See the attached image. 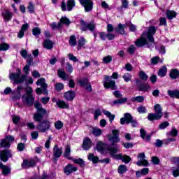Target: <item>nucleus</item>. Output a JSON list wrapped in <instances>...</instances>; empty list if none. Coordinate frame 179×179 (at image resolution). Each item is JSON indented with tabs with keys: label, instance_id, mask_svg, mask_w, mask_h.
Here are the masks:
<instances>
[{
	"label": "nucleus",
	"instance_id": "nucleus-1",
	"mask_svg": "<svg viewBox=\"0 0 179 179\" xmlns=\"http://www.w3.org/2000/svg\"><path fill=\"white\" fill-rule=\"evenodd\" d=\"M156 30H157V29L155 27H150L148 32H143L141 37L136 41L135 44L136 47L148 45V47L150 48V45L148 44V40L152 44L155 43V38H153V36L156 34Z\"/></svg>",
	"mask_w": 179,
	"mask_h": 179
},
{
	"label": "nucleus",
	"instance_id": "nucleus-2",
	"mask_svg": "<svg viewBox=\"0 0 179 179\" xmlns=\"http://www.w3.org/2000/svg\"><path fill=\"white\" fill-rule=\"evenodd\" d=\"M22 100L25 106H31L34 103V96H33V89L31 87L25 88V94L22 95Z\"/></svg>",
	"mask_w": 179,
	"mask_h": 179
},
{
	"label": "nucleus",
	"instance_id": "nucleus-3",
	"mask_svg": "<svg viewBox=\"0 0 179 179\" xmlns=\"http://www.w3.org/2000/svg\"><path fill=\"white\" fill-rule=\"evenodd\" d=\"M34 107L37 113L34 115V120L37 122H40L44 118V115L47 114V110L43 108V106L39 102H36Z\"/></svg>",
	"mask_w": 179,
	"mask_h": 179
},
{
	"label": "nucleus",
	"instance_id": "nucleus-4",
	"mask_svg": "<svg viewBox=\"0 0 179 179\" xmlns=\"http://www.w3.org/2000/svg\"><path fill=\"white\" fill-rule=\"evenodd\" d=\"M108 139L112 146H114L115 143H119L120 139V131L117 129L112 130V134L107 135Z\"/></svg>",
	"mask_w": 179,
	"mask_h": 179
},
{
	"label": "nucleus",
	"instance_id": "nucleus-5",
	"mask_svg": "<svg viewBox=\"0 0 179 179\" xmlns=\"http://www.w3.org/2000/svg\"><path fill=\"white\" fill-rule=\"evenodd\" d=\"M103 86L105 89H111V90H115L117 89V85H115V80H110V77L108 76H104Z\"/></svg>",
	"mask_w": 179,
	"mask_h": 179
},
{
	"label": "nucleus",
	"instance_id": "nucleus-6",
	"mask_svg": "<svg viewBox=\"0 0 179 179\" xmlns=\"http://www.w3.org/2000/svg\"><path fill=\"white\" fill-rule=\"evenodd\" d=\"M50 127H51V122L46 120H44L42 123L39 124L36 127V129L38 131V132L44 133V132H47V131L50 129Z\"/></svg>",
	"mask_w": 179,
	"mask_h": 179
},
{
	"label": "nucleus",
	"instance_id": "nucleus-7",
	"mask_svg": "<svg viewBox=\"0 0 179 179\" xmlns=\"http://www.w3.org/2000/svg\"><path fill=\"white\" fill-rule=\"evenodd\" d=\"M75 6V0H69L67 1V8H66V3L65 1H62L61 4V9L63 12H65L68 10L69 12H71L72 9H73Z\"/></svg>",
	"mask_w": 179,
	"mask_h": 179
},
{
	"label": "nucleus",
	"instance_id": "nucleus-8",
	"mask_svg": "<svg viewBox=\"0 0 179 179\" xmlns=\"http://www.w3.org/2000/svg\"><path fill=\"white\" fill-rule=\"evenodd\" d=\"M20 75H22V72L20 69H17V73H10V79L14 82V84L22 83L23 79L20 78Z\"/></svg>",
	"mask_w": 179,
	"mask_h": 179
},
{
	"label": "nucleus",
	"instance_id": "nucleus-9",
	"mask_svg": "<svg viewBox=\"0 0 179 179\" xmlns=\"http://www.w3.org/2000/svg\"><path fill=\"white\" fill-rule=\"evenodd\" d=\"M80 22L81 24L82 30H90V31H93L94 29H96V24H94V22L87 24L86 22H85V20H80Z\"/></svg>",
	"mask_w": 179,
	"mask_h": 179
},
{
	"label": "nucleus",
	"instance_id": "nucleus-10",
	"mask_svg": "<svg viewBox=\"0 0 179 179\" xmlns=\"http://www.w3.org/2000/svg\"><path fill=\"white\" fill-rule=\"evenodd\" d=\"M15 141V137L13 136H7L4 140H1L0 143L1 148H9L10 146V143Z\"/></svg>",
	"mask_w": 179,
	"mask_h": 179
},
{
	"label": "nucleus",
	"instance_id": "nucleus-11",
	"mask_svg": "<svg viewBox=\"0 0 179 179\" xmlns=\"http://www.w3.org/2000/svg\"><path fill=\"white\" fill-rule=\"evenodd\" d=\"M108 152L113 156L114 159L117 160H122V154H116L118 152V148L117 147H110L108 148Z\"/></svg>",
	"mask_w": 179,
	"mask_h": 179
},
{
	"label": "nucleus",
	"instance_id": "nucleus-12",
	"mask_svg": "<svg viewBox=\"0 0 179 179\" xmlns=\"http://www.w3.org/2000/svg\"><path fill=\"white\" fill-rule=\"evenodd\" d=\"M69 23H71L69 20L66 18V17H64L61 18L60 23L57 24V23L52 22V24H50V27H52V29H61V27H62V24H69Z\"/></svg>",
	"mask_w": 179,
	"mask_h": 179
},
{
	"label": "nucleus",
	"instance_id": "nucleus-13",
	"mask_svg": "<svg viewBox=\"0 0 179 179\" xmlns=\"http://www.w3.org/2000/svg\"><path fill=\"white\" fill-rule=\"evenodd\" d=\"M79 2L84 6L85 12H90L93 9V1L92 0H79Z\"/></svg>",
	"mask_w": 179,
	"mask_h": 179
},
{
	"label": "nucleus",
	"instance_id": "nucleus-14",
	"mask_svg": "<svg viewBox=\"0 0 179 179\" xmlns=\"http://www.w3.org/2000/svg\"><path fill=\"white\" fill-rule=\"evenodd\" d=\"M145 152L140 153L138 155V159L139 161L136 162L137 166H144L146 167V166H149V162L145 159Z\"/></svg>",
	"mask_w": 179,
	"mask_h": 179
},
{
	"label": "nucleus",
	"instance_id": "nucleus-15",
	"mask_svg": "<svg viewBox=\"0 0 179 179\" xmlns=\"http://www.w3.org/2000/svg\"><path fill=\"white\" fill-rule=\"evenodd\" d=\"M171 162L174 164H176L178 168L173 169V177H178L179 176V157H173L171 158Z\"/></svg>",
	"mask_w": 179,
	"mask_h": 179
},
{
	"label": "nucleus",
	"instance_id": "nucleus-16",
	"mask_svg": "<svg viewBox=\"0 0 179 179\" xmlns=\"http://www.w3.org/2000/svg\"><path fill=\"white\" fill-rule=\"evenodd\" d=\"M110 147H108L107 144H104L103 141H97L96 149L98 150V152H100V153H104L106 150L108 151V148Z\"/></svg>",
	"mask_w": 179,
	"mask_h": 179
},
{
	"label": "nucleus",
	"instance_id": "nucleus-17",
	"mask_svg": "<svg viewBox=\"0 0 179 179\" xmlns=\"http://www.w3.org/2000/svg\"><path fill=\"white\" fill-rule=\"evenodd\" d=\"M140 80L138 79L136 80V83L137 85V89L140 92H149L151 89L149 84H140L138 85Z\"/></svg>",
	"mask_w": 179,
	"mask_h": 179
},
{
	"label": "nucleus",
	"instance_id": "nucleus-18",
	"mask_svg": "<svg viewBox=\"0 0 179 179\" xmlns=\"http://www.w3.org/2000/svg\"><path fill=\"white\" fill-rule=\"evenodd\" d=\"M37 86H41L43 89H45L44 91L42 92L43 94H48V91L47 90V87L48 86L47 83H45V79L41 78L38 79L36 82Z\"/></svg>",
	"mask_w": 179,
	"mask_h": 179
},
{
	"label": "nucleus",
	"instance_id": "nucleus-19",
	"mask_svg": "<svg viewBox=\"0 0 179 179\" xmlns=\"http://www.w3.org/2000/svg\"><path fill=\"white\" fill-rule=\"evenodd\" d=\"M23 90V87L22 86H18L16 89L15 92H13V100H20V97H22V91Z\"/></svg>",
	"mask_w": 179,
	"mask_h": 179
},
{
	"label": "nucleus",
	"instance_id": "nucleus-20",
	"mask_svg": "<svg viewBox=\"0 0 179 179\" xmlns=\"http://www.w3.org/2000/svg\"><path fill=\"white\" fill-rule=\"evenodd\" d=\"M134 120L132 115L129 113H125L124 117L120 119V124L124 125V124H131V122Z\"/></svg>",
	"mask_w": 179,
	"mask_h": 179
},
{
	"label": "nucleus",
	"instance_id": "nucleus-21",
	"mask_svg": "<svg viewBox=\"0 0 179 179\" xmlns=\"http://www.w3.org/2000/svg\"><path fill=\"white\" fill-rule=\"evenodd\" d=\"M10 157H12L10 150L1 151L0 152V159L2 162H8Z\"/></svg>",
	"mask_w": 179,
	"mask_h": 179
},
{
	"label": "nucleus",
	"instance_id": "nucleus-22",
	"mask_svg": "<svg viewBox=\"0 0 179 179\" xmlns=\"http://www.w3.org/2000/svg\"><path fill=\"white\" fill-rule=\"evenodd\" d=\"M91 132L94 136H101L103 135V129L97 127H91Z\"/></svg>",
	"mask_w": 179,
	"mask_h": 179
},
{
	"label": "nucleus",
	"instance_id": "nucleus-23",
	"mask_svg": "<svg viewBox=\"0 0 179 179\" xmlns=\"http://www.w3.org/2000/svg\"><path fill=\"white\" fill-rule=\"evenodd\" d=\"M28 58H29V59H27L28 64H27L23 69L24 73H29V71H30V66L31 65V62H33V56H31V55H28Z\"/></svg>",
	"mask_w": 179,
	"mask_h": 179
},
{
	"label": "nucleus",
	"instance_id": "nucleus-24",
	"mask_svg": "<svg viewBox=\"0 0 179 179\" xmlns=\"http://www.w3.org/2000/svg\"><path fill=\"white\" fill-rule=\"evenodd\" d=\"M61 155H62V148H58V145H55L53 148V156L55 159H59L61 157Z\"/></svg>",
	"mask_w": 179,
	"mask_h": 179
},
{
	"label": "nucleus",
	"instance_id": "nucleus-25",
	"mask_svg": "<svg viewBox=\"0 0 179 179\" xmlns=\"http://www.w3.org/2000/svg\"><path fill=\"white\" fill-rule=\"evenodd\" d=\"M83 148L84 150H89L92 148V140L90 138H85L84 139Z\"/></svg>",
	"mask_w": 179,
	"mask_h": 179
},
{
	"label": "nucleus",
	"instance_id": "nucleus-26",
	"mask_svg": "<svg viewBox=\"0 0 179 179\" xmlns=\"http://www.w3.org/2000/svg\"><path fill=\"white\" fill-rule=\"evenodd\" d=\"M76 94L73 91H68L64 93V99L68 101H72L76 97Z\"/></svg>",
	"mask_w": 179,
	"mask_h": 179
},
{
	"label": "nucleus",
	"instance_id": "nucleus-27",
	"mask_svg": "<svg viewBox=\"0 0 179 179\" xmlns=\"http://www.w3.org/2000/svg\"><path fill=\"white\" fill-rule=\"evenodd\" d=\"M78 169L76 167H73L71 164H69L64 168V173L67 176H69L71 173H73V171H76Z\"/></svg>",
	"mask_w": 179,
	"mask_h": 179
},
{
	"label": "nucleus",
	"instance_id": "nucleus-28",
	"mask_svg": "<svg viewBox=\"0 0 179 179\" xmlns=\"http://www.w3.org/2000/svg\"><path fill=\"white\" fill-rule=\"evenodd\" d=\"M34 166H36V162H34V160L33 159H31L29 161L24 160L22 164V166L24 169H26L27 167H33Z\"/></svg>",
	"mask_w": 179,
	"mask_h": 179
},
{
	"label": "nucleus",
	"instance_id": "nucleus-29",
	"mask_svg": "<svg viewBox=\"0 0 179 179\" xmlns=\"http://www.w3.org/2000/svg\"><path fill=\"white\" fill-rule=\"evenodd\" d=\"M102 113L108 118L110 122H113L114 121L115 115H113L110 111L103 109Z\"/></svg>",
	"mask_w": 179,
	"mask_h": 179
},
{
	"label": "nucleus",
	"instance_id": "nucleus-30",
	"mask_svg": "<svg viewBox=\"0 0 179 179\" xmlns=\"http://www.w3.org/2000/svg\"><path fill=\"white\" fill-rule=\"evenodd\" d=\"M64 156V157H66V159H69V160L73 159V158L71 157V146H69V145L65 146Z\"/></svg>",
	"mask_w": 179,
	"mask_h": 179
},
{
	"label": "nucleus",
	"instance_id": "nucleus-31",
	"mask_svg": "<svg viewBox=\"0 0 179 179\" xmlns=\"http://www.w3.org/2000/svg\"><path fill=\"white\" fill-rule=\"evenodd\" d=\"M57 106L59 108H69V104L66 103L65 101L58 100L57 101Z\"/></svg>",
	"mask_w": 179,
	"mask_h": 179
},
{
	"label": "nucleus",
	"instance_id": "nucleus-32",
	"mask_svg": "<svg viewBox=\"0 0 179 179\" xmlns=\"http://www.w3.org/2000/svg\"><path fill=\"white\" fill-rule=\"evenodd\" d=\"M57 75L61 78V79H63V80H66V79H68V75H66L64 69H59L57 71Z\"/></svg>",
	"mask_w": 179,
	"mask_h": 179
},
{
	"label": "nucleus",
	"instance_id": "nucleus-33",
	"mask_svg": "<svg viewBox=\"0 0 179 179\" xmlns=\"http://www.w3.org/2000/svg\"><path fill=\"white\" fill-rule=\"evenodd\" d=\"M2 15L5 22H9L12 20V13H10L9 11L5 10L2 13Z\"/></svg>",
	"mask_w": 179,
	"mask_h": 179
},
{
	"label": "nucleus",
	"instance_id": "nucleus-34",
	"mask_svg": "<svg viewBox=\"0 0 179 179\" xmlns=\"http://www.w3.org/2000/svg\"><path fill=\"white\" fill-rule=\"evenodd\" d=\"M176 16H177V13H176V11L170 10H166V17L167 19H169V20L174 19Z\"/></svg>",
	"mask_w": 179,
	"mask_h": 179
},
{
	"label": "nucleus",
	"instance_id": "nucleus-35",
	"mask_svg": "<svg viewBox=\"0 0 179 179\" xmlns=\"http://www.w3.org/2000/svg\"><path fill=\"white\" fill-rule=\"evenodd\" d=\"M140 134L142 139H144V141H150V136L146 135V131H145V129H141Z\"/></svg>",
	"mask_w": 179,
	"mask_h": 179
},
{
	"label": "nucleus",
	"instance_id": "nucleus-36",
	"mask_svg": "<svg viewBox=\"0 0 179 179\" xmlns=\"http://www.w3.org/2000/svg\"><path fill=\"white\" fill-rule=\"evenodd\" d=\"M160 118H162V115H158L156 113H150L148 116L149 121H155V120H160Z\"/></svg>",
	"mask_w": 179,
	"mask_h": 179
},
{
	"label": "nucleus",
	"instance_id": "nucleus-37",
	"mask_svg": "<svg viewBox=\"0 0 179 179\" xmlns=\"http://www.w3.org/2000/svg\"><path fill=\"white\" fill-rule=\"evenodd\" d=\"M167 74V67L166 66H162L158 71V76L160 78H164Z\"/></svg>",
	"mask_w": 179,
	"mask_h": 179
},
{
	"label": "nucleus",
	"instance_id": "nucleus-38",
	"mask_svg": "<svg viewBox=\"0 0 179 179\" xmlns=\"http://www.w3.org/2000/svg\"><path fill=\"white\" fill-rule=\"evenodd\" d=\"M149 174V168H144L141 169L140 171H137L136 175L137 177H141V176H146Z\"/></svg>",
	"mask_w": 179,
	"mask_h": 179
},
{
	"label": "nucleus",
	"instance_id": "nucleus-39",
	"mask_svg": "<svg viewBox=\"0 0 179 179\" xmlns=\"http://www.w3.org/2000/svg\"><path fill=\"white\" fill-rule=\"evenodd\" d=\"M170 78L171 79H177L179 77V71L177 69H172L169 73Z\"/></svg>",
	"mask_w": 179,
	"mask_h": 179
},
{
	"label": "nucleus",
	"instance_id": "nucleus-40",
	"mask_svg": "<svg viewBox=\"0 0 179 179\" xmlns=\"http://www.w3.org/2000/svg\"><path fill=\"white\" fill-rule=\"evenodd\" d=\"M154 109L155 110V114L157 115H161V118L163 117V113L162 112V106L159 104H156L154 106Z\"/></svg>",
	"mask_w": 179,
	"mask_h": 179
},
{
	"label": "nucleus",
	"instance_id": "nucleus-41",
	"mask_svg": "<svg viewBox=\"0 0 179 179\" xmlns=\"http://www.w3.org/2000/svg\"><path fill=\"white\" fill-rule=\"evenodd\" d=\"M52 45H54V44L50 40H46L43 43V47L44 48H46V50H51L52 48Z\"/></svg>",
	"mask_w": 179,
	"mask_h": 179
},
{
	"label": "nucleus",
	"instance_id": "nucleus-42",
	"mask_svg": "<svg viewBox=\"0 0 179 179\" xmlns=\"http://www.w3.org/2000/svg\"><path fill=\"white\" fill-rule=\"evenodd\" d=\"M127 170H128V169L127 168V166L120 165L118 167L117 171L119 174H124V173H127Z\"/></svg>",
	"mask_w": 179,
	"mask_h": 179
},
{
	"label": "nucleus",
	"instance_id": "nucleus-43",
	"mask_svg": "<svg viewBox=\"0 0 179 179\" xmlns=\"http://www.w3.org/2000/svg\"><path fill=\"white\" fill-rule=\"evenodd\" d=\"M69 42L70 45H71V47H75V45H76L78 43L76 41V36H75V35L70 36V39Z\"/></svg>",
	"mask_w": 179,
	"mask_h": 179
},
{
	"label": "nucleus",
	"instance_id": "nucleus-44",
	"mask_svg": "<svg viewBox=\"0 0 179 179\" xmlns=\"http://www.w3.org/2000/svg\"><path fill=\"white\" fill-rule=\"evenodd\" d=\"M88 160H91L92 163H97L99 162V157L94 156L93 154H90L88 155Z\"/></svg>",
	"mask_w": 179,
	"mask_h": 179
},
{
	"label": "nucleus",
	"instance_id": "nucleus-45",
	"mask_svg": "<svg viewBox=\"0 0 179 179\" xmlns=\"http://www.w3.org/2000/svg\"><path fill=\"white\" fill-rule=\"evenodd\" d=\"M124 82H131V80H132V75H131V73H126L123 75L122 76Z\"/></svg>",
	"mask_w": 179,
	"mask_h": 179
},
{
	"label": "nucleus",
	"instance_id": "nucleus-46",
	"mask_svg": "<svg viewBox=\"0 0 179 179\" xmlns=\"http://www.w3.org/2000/svg\"><path fill=\"white\" fill-rule=\"evenodd\" d=\"M113 61V57L111 55L105 56L102 59L103 64H110Z\"/></svg>",
	"mask_w": 179,
	"mask_h": 179
},
{
	"label": "nucleus",
	"instance_id": "nucleus-47",
	"mask_svg": "<svg viewBox=\"0 0 179 179\" xmlns=\"http://www.w3.org/2000/svg\"><path fill=\"white\" fill-rule=\"evenodd\" d=\"M132 101H137V103H143L145 97L142 96H134L131 99Z\"/></svg>",
	"mask_w": 179,
	"mask_h": 179
},
{
	"label": "nucleus",
	"instance_id": "nucleus-48",
	"mask_svg": "<svg viewBox=\"0 0 179 179\" xmlns=\"http://www.w3.org/2000/svg\"><path fill=\"white\" fill-rule=\"evenodd\" d=\"M78 82L80 86L85 87V86H86L87 83H89V80H87V78H81L78 80Z\"/></svg>",
	"mask_w": 179,
	"mask_h": 179
},
{
	"label": "nucleus",
	"instance_id": "nucleus-49",
	"mask_svg": "<svg viewBox=\"0 0 179 179\" xmlns=\"http://www.w3.org/2000/svg\"><path fill=\"white\" fill-rule=\"evenodd\" d=\"M159 62H163V59H160L159 57H154L151 59V64H152V65H156Z\"/></svg>",
	"mask_w": 179,
	"mask_h": 179
},
{
	"label": "nucleus",
	"instance_id": "nucleus-50",
	"mask_svg": "<svg viewBox=\"0 0 179 179\" xmlns=\"http://www.w3.org/2000/svg\"><path fill=\"white\" fill-rule=\"evenodd\" d=\"M55 127L56 129H62L64 128V123L61 120H58L55 123Z\"/></svg>",
	"mask_w": 179,
	"mask_h": 179
},
{
	"label": "nucleus",
	"instance_id": "nucleus-51",
	"mask_svg": "<svg viewBox=\"0 0 179 179\" xmlns=\"http://www.w3.org/2000/svg\"><path fill=\"white\" fill-rule=\"evenodd\" d=\"M73 162H74V163H76V164H79L81 167H85V162H83V159H74L73 158Z\"/></svg>",
	"mask_w": 179,
	"mask_h": 179
},
{
	"label": "nucleus",
	"instance_id": "nucleus-52",
	"mask_svg": "<svg viewBox=\"0 0 179 179\" xmlns=\"http://www.w3.org/2000/svg\"><path fill=\"white\" fill-rule=\"evenodd\" d=\"M138 75H139V78L141 79H142V80H148V75H146V73H145L143 71H141L139 73H138Z\"/></svg>",
	"mask_w": 179,
	"mask_h": 179
},
{
	"label": "nucleus",
	"instance_id": "nucleus-53",
	"mask_svg": "<svg viewBox=\"0 0 179 179\" xmlns=\"http://www.w3.org/2000/svg\"><path fill=\"white\" fill-rule=\"evenodd\" d=\"M124 27H125V25L122 24H119L117 26V31L120 34H125V31H124Z\"/></svg>",
	"mask_w": 179,
	"mask_h": 179
},
{
	"label": "nucleus",
	"instance_id": "nucleus-54",
	"mask_svg": "<svg viewBox=\"0 0 179 179\" xmlns=\"http://www.w3.org/2000/svg\"><path fill=\"white\" fill-rule=\"evenodd\" d=\"M85 43H86V40L85 39V38H83V37L80 38V39L78 40L79 47L78 48V49L80 50V48L83 47V45H85Z\"/></svg>",
	"mask_w": 179,
	"mask_h": 179
},
{
	"label": "nucleus",
	"instance_id": "nucleus-55",
	"mask_svg": "<svg viewBox=\"0 0 179 179\" xmlns=\"http://www.w3.org/2000/svg\"><path fill=\"white\" fill-rule=\"evenodd\" d=\"M177 135H178V131L176 128H173L168 134V136H177Z\"/></svg>",
	"mask_w": 179,
	"mask_h": 179
},
{
	"label": "nucleus",
	"instance_id": "nucleus-56",
	"mask_svg": "<svg viewBox=\"0 0 179 179\" xmlns=\"http://www.w3.org/2000/svg\"><path fill=\"white\" fill-rule=\"evenodd\" d=\"M20 55H21V57H22V58H24L26 59H30V57H29V55H27V50H21Z\"/></svg>",
	"mask_w": 179,
	"mask_h": 179
},
{
	"label": "nucleus",
	"instance_id": "nucleus-57",
	"mask_svg": "<svg viewBox=\"0 0 179 179\" xmlns=\"http://www.w3.org/2000/svg\"><path fill=\"white\" fill-rule=\"evenodd\" d=\"M34 36H40L41 34V29L39 27H35L32 29Z\"/></svg>",
	"mask_w": 179,
	"mask_h": 179
},
{
	"label": "nucleus",
	"instance_id": "nucleus-58",
	"mask_svg": "<svg viewBox=\"0 0 179 179\" xmlns=\"http://www.w3.org/2000/svg\"><path fill=\"white\" fill-rule=\"evenodd\" d=\"M1 170L3 176H8V174L10 173V168L7 167L6 166H4L3 168H1Z\"/></svg>",
	"mask_w": 179,
	"mask_h": 179
},
{
	"label": "nucleus",
	"instance_id": "nucleus-59",
	"mask_svg": "<svg viewBox=\"0 0 179 179\" xmlns=\"http://www.w3.org/2000/svg\"><path fill=\"white\" fill-rule=\"evenodd\" d=\"M9 50V45L7 43L0 44V51H7Z\"/></svg>",
	"mask_w": 179,
	"mask_h": 179
},
{
	"label": "nucleus",
	"instance_id": "nucleus-60",
	"mask_svg": "<svg viewBox=\"0 0 179 179\" xmlns=\"http://www.w3.org/2000/svg\"><path fill=\"white\" fill-rule=\"evenodd\" d=\"M101 111L100 109H96L94 112V120H98L99 117H100V115H101Z\"/></svg>",
	"mask_w": 179,
	"mask_h": 179
},
{
	"label": "nucleus",
	"instance_id": "nucleus-61",
	"mask_svg": "<svg viewBox=\"0 0 179 179\" xmlns=\"http://www.w3.org/2000/svg\"><path fill=\"white\" fill-rule=\"evenodd\" d=\"M137 110L140 114H145L146 113V107L143 106H138Z\"/></svg>",
	"mask_w": 179,
	"mask_h": 179
},
{
	"label": "nucleus",
	"instance_id": "nucleus-62",
	"mask_svg": "<svg viewBox=\"0 0 179 179\" xmlns=\"http://www.w3.org/2000/svg\"><path fill=\"white\" fill-rule=\"evenodd\" d=\"M66 69L69 73H72V72H73V67L72 66V64H69V62L66 63Z\"/></svg>",
	"mask_w": 179,
	"mask_h": 179
},
{
	"label": "nucleus",
	"instance_id": "nucleus-63",
	"mask_svg": "<svg viewBox=\"0 0 179 179\" xmlns=\"http://www.w3.org/2000/svg\"><path fill=\"white\" fill-rule=\"evenodd\" d=\"M169 125H170V123H169V122H164L159 125V129H166V127H169Z\"/></svg>",
	"mask_w": 179,
	"mask_h": 179
},
{
	"label": "nucleus",
	"instance_id": "nucleus-64",
	"mask_svg": "<svg viewBox=\"0 0 179 179\" xmlns=\"http://www.w3.org/2000/svg\"><path fill=\"white\" fill-rule=\"evenodd\" d=\"M67 57H69V61H73V62H78V58L75 57L73 54H68Z\"/></svg>",
	"mask_w": 179,
	"mask_h": 179
}]
</instances>
